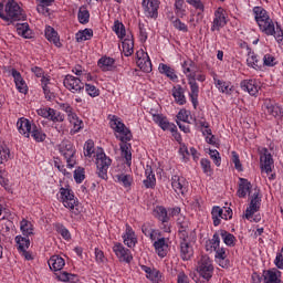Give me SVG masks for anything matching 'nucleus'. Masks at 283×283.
<instances>
[{"label":"nucleus","mask_w":283,"mask_h":283,"mask_svg":"<svg viewBox=\"0 0 283 283\" xmlns=\"http://www.w3.org/2000/svg\"><path fill=\"white\" fill-rule=\"evenodd\" d=\"M214 252L216 262L222 269H227V266H229V261L227 260V250L224 248H219L218 250H214Z\"/></svg>","instance_id":"40"},{"label":"nucleus","mask_w":283,"mask_h":283,"mask_svg":"<svg viewBox=\"0 0 283 283\" xmlns=\"http://www.w3.org/2000/svg\"><path fill=\"white\" fill-rule=\"evenodd\" d=\"M146 178L143 180V185L146 189H154L156 187V175L154 174V169L151 166L146 165L145 168Z\"/></svg>","instance_id":"29"},{"label":"nucleus","mask_w":283,"mask_h":283,"mask_svg":"<svg viewBox=\"0 0 283 283\" xmlns=\"http://www.w3.org/2000/svg\"><path fill=\"white\" fill-rule=\"evenodd\" d=\"M111 129H113L117 135L122 144L119 145L122 151V158H125L127 167H132V130L125 126L123 120L116 115H113L109 120Z\"/></svg>","instance_id":"1"},{"label":"nucleus","mask_w":283,"mask_h":283,"mask_svg":"<svg viewBox=\"0 0 283 283\" xmlns=\"http://www.w3.org/2000/svg\"><path fill=\"white\" fill-rule=\"evenodd\" d=\"M31 136L32 138H34V140L36 143H43V140H45L46 135L45 133H43V130H41V128L34 126L31 130Z\"/></svg>","instance_id":"54"},{"label":"nucleus","mask_w":283,"mask_h":283,"mask_svg":"<svg viewBox=\"0 0 283 283\" xmlns=\"http://www.w3.org/2000/svg\"><path fill=\"white\" fill-rule=\"evenodd\" d=\"M142 8L145 17L148 19H158V9L160 8V1L158 0H142Z\"/></svg>","instance_id":"18"},{"label":"nucleus","mask_w":283,"mask_h":283,"mask_svg":"<svg viewBox=\"0 0 283 283\" xmlns=\"http://www.w3.org/2000/svg\"><path fill=\"white\" fill-rule=\"evenodd\" d=\"M0 19L14 23V21H25L27 15L17 0H2L0 2Z\"/></svg>","instance_id":"3"},{"label":"nucleus","mask_w":283,"mask_h":283,"mask_svg":"<svg viewBox=\"0 0 283 283\" xmlns=\"http://www.w3.org/2000/svg\"><path fill=\"white\" fill-rule=\"evenodd\" d=\"M142 231L146 238H149V240H158L160 238V231L151 229L149 226H143Z\"/></svg>","instance_id":"49"},{"label":"nucleus","mask_w":283,"mask_h":283,"mask_svg":"<svg viewBox=\"0 0 283 283\" xmlns=\"http://www.w3.org/2000/svg\"><path fill=\"white\" fill-rule=\"evenodd\" d=\"M10 160V148L8 146H0V165H6Z\"/></svg>","instance_id":"56"},{"label":"nucleus","mask_w":283,"mask_h":283,"mask_svg":"<svg viewBox=\"0 0 283 283\" xmlns=\"http://www.w3.org/2000/svg\"><path fill=\"white\" fill-rule=\"evenodd\" d=\"M122 50L124 53V56H132L134 54V39L132 38H126L122 42Z\"/></svg>","instance_id":"45"},{"label":"nucleus","mask_w":283,"mask_h":283,"mask_svg":"<svg viewBox=\"0 0 283 283\" xmlns=\"http://www.w3.org/2000/svg\"><path fill=\"white\" fill-rule=\"evenodd\" d=\"M95 164L97 167L96 174L102 180H107V171L112 167V158H109L102 149L96 153Z\"/></svg>","instance_id":"9"},{"label":"nucleus","mask_w":283,"mask_h":283,"mask_svg":"<svg viewBox=\"0 0 283 283\" xmlns=\"http://www.w3.org/2000/svg\"><path fill=\"white\" fill-rule=\"evenodd\" d=\"M73 178L77 185H81V182L85 180V168L78 167L77 169H75Z\"/></svg>","instance_id":"60"},{"label":"nucleus","mask_w":283,"mask_h":283,"mask_svg":"<svg viewBox=\"0 0 283 283\" xmlns=\"http://www.w3.org/2000/svg\"><path fill=\"white\" fill-rule=\"evenodd\" d=\"M177 224L179 227V233L180 231H187V229H189V221L182 214H179V217L177 218Z\"/></svg>","instance_id":"61"},{"label":"nucleus","mask_w":283,"mask_h":283,"mask_svg":"<svg viewBox=\"0 0 283 283\" xmlns=\"http://www.w3.org/2000/svg\"><path fill=\"white\" fill-rule=\"evenodd\" d=\"M97 65L102 72H114L116 70V60L109 56H102L97 61Z\"/></svg>","instance_id":"25"},{"label":"nucleus","mask_w":283,"mask_h":283,"mask_svg":"<svg viewBox=\"0 0 283 283\" xmlns=\"http://www.w3.org/2000/svg\"><path fill=\"white\" fill-rule=\"evenodd\" d=\"M85 92L91 96V98H96V96H101V90H98L95 85L93 84H85Z\"/></svg>","instance_id":"57"},{"label":"nucleus","mask_w":283,"mask_h":283,"mask_svg":"<svg viewBox=\"0 0 283 283\" xmlns=\"http://www.w3.org/2000/svg\"><path fill=\"white\" fill-rule=\"evenodd\" d=\"M92 154H94V142L92 139H88L84 144V156L92 158Z\"/></svg>","instance_id":"63"},{"label":"nucleus","mask_w":283,"mask_h":283,"mask_svg":"<svg viewBox=\"0 0 283 283\" xmlns=\"http://www.w3.org/2000/svg\"><path fill=\"white\" fill-rule=\"evenodd\" d=\"M265 283H283L282 272L277 269H272L265 272L264 275Z\"/></svg>","instance_id":"34"},{"label":"nucleus","mask_w":283,"mask_h":283,"mask_svg":"<svg viewBox=\"0 0 283 283\" xmlns=\"http://www.w3.org/2000/svg\"><path fill=\"white\" fill-rule=\"evenodd\" d=\"M179 253L181 260H191V258H193V244H196V237H192L189 232L182 230L179 232Z\"/></svg>","instance_id":"5"},{"label":"nucleus","mask_w":283,"mask_h":283,"mask_svg":"<svg viewBox=\"0 0 283 283\" xmlns=\"http://www.w3.org/2000/svg\"><path fill=\"white\" fill-rule=\"evenodd\" d=\"M136 56H137L136 63L139 70H142V72H146V74H149V72H151L153 70L149 54H147V52H145L144 50H139L137 51Z\"/></svg>","instance_id":"21"},{"label":"nucleus","mask_w":283,"mask_h":283,"mask_svg":"<svg viewBox=\"0 0 283 283\" xmlns=\"http://www.w3.org/2000/svg\"><path fill=\"white\" fill-rule=\"evenodd\" d=\"M63 85L72 94H82L83 90H85V84L81 78L70 74L64 77Z\"/></svg>","instance_id":"14"},{"label":"nucleus","mask_w":283,"mask_h":283,"mask_svg":"<svg viewBox=\"0 0 283 283\" xmlns=\"http://www.w3.org/2000/svg\"><path fill=\"white\" fill-rule=\"evenodd\" d=\"M17 32L19 36H23V39H32V30H30V24L28 23L18 24Z\"/></svg>","instance_id":"47"},{"label":"nucleus","mask_w":283,"mask_h":283,"mask_svg":"<svg viewBox=\"0 0 283 283\" xmlns=\"http://www.w3.org/2000/svg\"><path fill=\"white\" fill-rule=\"evenodd\" d=\"M18 132L24 138H30V132H32V124L28 120V118L21 117L17 123Z\"/></svg>","instance_id":"33"},{"label":"nucleus","mask_w":283,"mask_h":283,"mask_svg":"<svg viewBox=\"0 0 283 283\" xmlns=\"http://www.w3.org/2000/svg\"><path fill=\"white\" fill-rule=\"evenodd\" d=\"M0 185L6 191H10V180L8 179V171L6 170H0Z\"/></svg>","instance_id":"59"},{"label":"nucleus","mask_w":283,"mask_h":283,"mask_svg":"<svg viewBox=\"0 0 283 283\" xmlns=\"http://www.w3.org/2000/svg\"><path fill=\"white\" fill-rule=\"evenodd\" d=\"M61 156L66 159V164L69 169H73L74 165H76V148H74V144L70 140H62L61 144L57 146Z\"/></svg>","instance_id":"10"},{"label":"nucleus","mask_w":283,"mask_h":283,"mask_svg":"<svg viewBox=\"0 0 283 283\" xmlns=\"http://www.w3.org/2000/svg\"><path fill=\"white\" fill-rule=\"evenodd\" d=\"M200 165L206 176H213V168H211V161L209 159L202 158Z\"/></svg>","instance_id":"55"},{"label":"nucleus","mask_w":283,"mask_h":283,"mask_svg":"<svg viewBox=\"0 0 283 283\" xmlns=\"http://www.w3.org/2000/svg\"><path fill=\"white\" fill-rule=\"evenodd\" d=\"M15 243L18 247V251H28L30 249V239L22 237V235H17L15 237Z\"/></svg>","instance_id":"50"},{"label":"nucleus","mask_w":283,"mask_h":283,"mask_svg":"<svg viewBox=\"0 0 283 283\" xmlns=\"http://www.w3.org/2000/svg\"><path fill=\"white\" fill-rule=\"evenodd\" d=\"M38 116L51 120V123H63L65 120V115L52 107H41L36 109Z\"/></svg>","instance_id":"12"},{"label":"nucleus","mask_w":283,"mask_h":283,"mask_svg":"<svg viewBox=\"0 0 283 283\" xmlns=\"http://www.w3.org/2000/svg\"><path fill=\"white\" fill-rule=\"evenodd\" d=\"M113 32H115L118 39H125V24L116 20L113 25Z\"/></svg>","instance_id":"53"},{"label":"nucleus","mask_w":283,"mask_h":283,"mask_svg":"<svg viewBox=\"0 0 283 283\" xmlns=\"http://www.w3.org/2000/svg\"><path fill=\"white\" fill-rule=\"evenodd\" d=\"M252 13L256 25H260V23H263L264 21H268V19H271L269 12L262 7H254L252 9Z\"/></svg>","instance_id":"32"},{"label":"nucleus","mask_w":283,"mask_h":283,"mask_svg":"<svg viewBox=\"0 0 283 283\" xmlns=\"http://www.w3.org/2000/svg\"><path fill=\"white\" fill-rule=\"evenodd\" d=\"M20 231L25 238L34 235V223L28 219H22L20 221Z\"/></svg>","instance_id":"36"},{"label":"nucleus","mask_w":283,"mask_h":283,"mask_svg":"<svg viewBox=\"0 0 283 283\" xmlns=\"http://www.w3.org/2000/svg\"><path fill=\"white\" fill-rule=\"evenodd\" d=\"M55 230L60 233V235H62L64 240H72V234L70 233V230L65 228V226L57 223L55 226Z\"/></svg>","instance_id":"58"},{"label":"nucleus","mask_w":283,"mask_h":283,"mask_svg":"<svg viewBox=\"0 0 283 283\" xmlns=\"http://www.w3.org/2000/svg\"><path fill=\"white\" fill-rule=\"evenodd\" d=\"M241 88L243 90V92H248L250 96H258V93L260 92V85H258V82L255 80L242 81Z\"/></svg>","instance_id":"26"},{"label":"nucleus","mask_w":283,"mask_h":283,"mask_svg":"<svg viewBox=\"0 0 283 283\" xmlns=\"http://www.w3.org/2000/svg\"><path fill=\"white\" fill-rule=\"evenodd\" d=\"M260 169L261 174H266L269 180H275V161L273 160V155L269 151V148H261L260 150Z\"/></svg>","instance_id":"6"},{"label":"nucleus","mask_w":283,"mask_h":283,"mask_svg":"<svg viewBox=\"0 0 283 283\" xmlns=\"http://www.w3.org/2000/svg\"><path fill=\"white\" fill-rule=\"evenodd\" d=\"M57 200L62 202L65 209H69L72 216H81L83 213V206H81L78 199L74 196V191L70 189V186L60 188Z\"/></svg>","instance_id":"4"},{"label":"nucleus","mask_w":283,"mask_h":283,"mask_svg":"<svg viewBox=\"0 0 283 283\" xmlns=\"http://www.w3.org/2000/svg\"><path fill=\"white\" fill-rule=\"evenodd\" d=\"M171 187L178 196H185V193H187V189H189V182L185 177L174 175L171 177Z\"/></svg>","instance_id":"20"},{"label":"nucleus","mask_w":283,"mask_h":283,"mask_svg":"<svg viewBox=\"0 0 283 283\" xmlns=\"http://www.w3.org/2000/svg\"><path fill=\"white\" fill-rule=\"evenodd\" d=\"M142 271L146 273L147 280H150L153 283H160L163 282V273L154 268H149L147 265H142Z\"/></svg>","instance_id":"27"},{"label":"nucleus","mask_w":283,"mask_h":283,"mask_svg":"<svg viewBox=\"0 0 283 283\" xmlns=\"http://www.w3.org/2000/svg\"><path fill=\"white\" fill-rule=\"evenodd\" d=\"M181 70L182 74H185L188 85L190 87V91L188 93V96L190 98V102L193 105L195 109H198V96H200V85H198V82H196V62L191 59H186L181 62Z\"/></svg>","instance_id":"2"},{"label":"nucleus","mask_w":283,"mask_h":283,"mask_svg":"<svg viewBox=\"0 0 283 283\" xmlns=\"http://www.w3.org/2000/svg\"><path fill=\"white\" fill-rule=\"evenodd\" d=\"M220 235L227 247H235V235L231 234V232L221 230Z\"/></svg>","instance_id":"52"},{"label":"nucleus","mask_w":283,"mask_h":283,"mask_svg":"<svg viewBox=\"0 0 283 283\" xmlns=\"http://www.w3.org/2000/svg\"><path fill=\"white\" fill-rule=\"evenodd\" d=\"M153 247L155 249V253L158 254V258H167V253L169 252V242L165 237H158L153 241Z\"/></svg>","instance_id":"22"},{"label":"nucleus","mask_w":283,"mask_h":283,"mask_svg":"<svg viewBox=\"0 0 283 283\" xmlns=\"http://www.w3.org/2000/svg\"><path fill=\"white\" fill-rule=\"evenodd\" d=\"M213 81L217 90H219L221 94L231 95V93L233 92V85L231 84V82H226L218 78H213Z\"/></svg>","instance_id":"37"},{"label":"nucleus","mask_w":283,"mask_h":283,"mask_svg":"<svg viewBox=\"0 0 283 283\" xmlns=\"http://www.w3.org/2000/svg\"><path fill=\"white\" fill-rule=\"evenodd\" d=\"M212 221L214 227H220L222 220H231L233 218V210L231 208H222L214 206L211 210Z\"/></svg>","instance_id":"15"},{"label":"nucleus","mask_w":283,"mask_h":283,"mask_svg":"<svg viewBox=\"0 0 283 283\" xmlns=\"http://www.w3.org/2000/svg\"><path fill=\"white\" fill-rule=\"evenodd\" d=\"M260 32L265 34V36H274L275 41L281 43L283 41V30L282 27H275V21L273 19L268 18L265 21L258 24Z\"/></svg>","instance_id":"8"},{"label":"nucleus","mask_w":283,"mask_h":283,"mask_svg":"<svg viewBox=\"0 0 283 283\" xmlns=\"http://www.w3.org/2000/svg\"><path fill=\"white\" fill-rule=\"evenodd\" d=\"M9 74L12 75L17 90L21 94H28V83H25L21 72L17 71V69H10Z\"/></svg>","instance_id":"23"},{"label":"nucleus","mask_w":283,"mask_h":283,"mask_svg":"<svg viewBox=\"0 0 283 283\" xmlns=\"http://www.w3.org/2000/svg\"><path fill=\"white\" fill-rule=\"evenodd\" d=\"M67 120L72 127L70 130V134L72 136H74V134H78V132H81V129H83V127H84L83 119H80L78 115L76 113H74L73 115L67 117Z\"/></svg>","instance_id":"31"},{"label":"nucleus","mask_w":283,"mask_h":283,"mask_svg":"<svg viewBox=\"0 0 283 283\" xmlns=\"http://www.w3.org/2000/svg\"><path fill=\"white\" fill-rule=\"evenodd\" d=\"M48 264L51 271H62V269L65 266V259L60 255H53L48 261Z\"/></svg>","instance_id":"35"},{"label":"nucleus","mask_w":283,"mask_h":283,"mask_svg":"<svg viewBox=\"0 0 283 283\" xmlns=\"http://www.w3.org/2000/svg\"><path fill=\"white\" fill-rule=\"evenodd\" d=\"M174 10L178 19H185L187 17V4H185V0H175Z\"/></svg>","instance_id":"42"},{"label":"nucleus","mask_w":283,"mask_h":283,"mask_svg":"<svg viewBox=\"0 0 283 283\" xmlns=\"http://www.w3.org/2000/svg\"><path fill=\"white\" fill-rule=\"evenodd\" d=\"M125 227V231L122 234L123 243L128 249H134L136 244H138V237L136 235V231H134V228H132L129 223H126Z\"/></svg>","instance_id":"19"},{"label":"nucleus","mask_w":283,"mask_h":283,"mask_svg":"<svg viewBox=\"0 0 283 283\" xmlns=\"http://www.w3.org/2000/svg\"><path fill=\"white\" fill-rule=\"evenodd\" d=\"M227 23V10L222 7L217 8L213 12V20L210 28L211 32H220Z\"/></svg>","instance_id":"13"},{"label":"nucleus","mask_w":283,"mask_h":283,"mask_svg":"<svg viewBox=\"0 0 283 283\" xmlns=\"http://www.w3.org/2000/svg\"><path fill=\"white\" fill-rule=\"evenodd\" d=\"M153 120L164 132H176V124L167 120V117H165V115L154 114L153 115Z\"/></svg>","instance_id":"24"},{"label":"nucleus","mask_w":283,"mask_h":283,"mask_svg":"<svg viewBox=\"0 0 283 283\" xmlns=\"http://www.w3.org/2000/svg\"><path fill=\"white\" fill-rule=\"evenodd\" d=\"M247 65L248 67H252L253 70H260L261 67L260 60H258V55L252 51L248 53Z\"/></svg>","instance_id":"48"},{"label":"nucleus","mask_w":283,"mask_h":283,"mask_svg":"<svg viewBox=\"0 0 283 283\" xmlns=\"http://www.w3.org/2000/svg\"><path fill=\"white\" fill-rule=\"evenodd\" d=\"M172 98L177 105H187V96H185V88L180 84L171 88Z\"/></svg>","instance_id":"28"},{"label":"nucleus","mask_w":283,"mask_h":283,"mask_svg":"<svg viewBox=\"0 0 283 283\" xmlns=\"http://www.w3.org/2000/svg\"><path fill=\"white\" fill-rule=\"evenodd\" d=\"M57 279L60 282H74V280H76V275L63 272L59 274Z\"/></svg>","instance_id":"64"},{"label":"nucleus","mask_w":283,"mask_h":283,"mask_svg":"<svg viewBox=\"0 0 283 283\" xmlns=\"http://www.w3.org/2000/svg\"><path fill=\"white\" fill-rule=\"evenodd\" d=\"M219 249H220V234L214 233L212 235V239H210L206 242V251H210V253H211Z\"/></svg>","instance_id":"43"},{"label":"nucleus","mask_w":283,"mask_h":283,"mask_svg":"<svg viewBox=\"0 0 283 283\" xmlns=\"http://www.w3.org/2000/svg\"><path fill=\"white\" fill-rule=\"evenodd\" d=\"M113 252L115 253L119 262H126V264H129L134 260V255L132 254V251L125 248V245H123V243L120 242L114 243Z\"/></svg>","instance_id":"17"},{"label":"nucleus","mask_w":283,"mask_h":283,"mask_svg":"<svg viewBox=\"0 0 283 283\" xmlns=\"http://www.w3.org/2000/svg\"><path fill=\"white\" fill-rule=\"evenodd\" d=\"M154 216H155V218H157V220H159L164 224H165V222L169 221V214L167 213V209L163 206H157L154 209Z\"/></svg>","instance_id":"44"},{"label":"nucleus","mask_w":283,"mask_h":283,"mask_svg":"<svg viewBox=\"0 0 283 283\" xmlns=\"http://www.w3.org/2000/svg\"><path fill=\"white\" fill-rule=\"evenodd\" d=\"M196 271L199 275V277H202V280H206V282H209L213 277V261L209 255H201L199 260L197 261Z\"/></svg>","instance_id":"7"},{"label":"nucleus","mask_w":283,"mask_h":283,"mask_svg":"<svg viewBox=\"0 0 283 283\" xmlns=\"http://www.w3.org/2000/svg\"><path fill=\"white\" fill-rule=\"evenodd\" d=\"M92 36H94V31L92 29H84L82 31H78L75 34V39L77 43H83L84 41L92 40Z\"/></svg>","instance_id":"46"},{"label":"nucleus","mask_w":283,"mask_h":283,"mask_svg":"<svg viewBox=\"0 0 283 283\" xmlns=\"http://www.w3.org/2000/svg\"><path fill=\"white\" fill-rule=\"evenodd\" d=\"M45 36L50 43H54L56 48H61V39L59 38V33L54 28L46 27L45 28Z\"/></svg>","instance_id":"41"},{"label":"nucleus","mask_w":283,"mask_h":283,"mask_svg":"<svg viewBox=\"0 0 283 283\" xmlns=\"http://www.w3.org/2000/svg\"><path fill=\"white\" fill-rule=\"evenodd\" d=\"M260 207H262V198L260 197V189L254 188L252 190L250 203L245 210L244 218L250 222H253V216L260 211Z\"/></svg>","instance_id":"11"},{"label":"nucleus","mask_w":283,"mask_h":283,"mask_svg":"<svg viewBox=\"0 0 283 283\" xmlns=\"http://www.w3.org/2000/svg\"><path fill=\"white\" fill-rule=\"evenodd\" d=\"M172 25L176 28V30H179V32H189V28L187 24H185V22L180 21V18L172 20Z\"/></svg>","instance_id":"62"},{"label":"nucleus","mask_w":283,"mask_h":283,"mask_svg":"<svg viewBox=\"0 0 283 283\" xmlns=\"http://www.w3.org/2000/svg\"><path fill=\"white\" fill-rule=\"evenodd\" d=\"M158 70L160 74H165L166 76H168V78L172 81V83H178V75L176 74V70H174L171 66L161 63L159 64Z\"/></svg>","instance_id":"38"},{"label":"nucleus","mask_w":283,"mask_h":283,"mask_svg":"<svg viewBox=\"0 0 283 283\" xmlns=\"http://www.w3.org/2000/svg\"><path fill=\"white\" fill-rule=\"evenodd\" d=\"M77 19H78V22L82 23V25L90 23V11L87 10V7H83V6L80 7Z\"/></svg>","instance_id":"51"},{"label":"nucleus","mask_w":283,"mask_h":283,"mask_svg":"<svg viewBox=\"0 0 283 283\" xmlns=\"http://www.w3.org/2000/svg\"><path fill=\"white\" fill-rule=\"evenodd\" d=\"M262 109L265 115L272 116V118H276V120H280L283 118V108L282 106L277 105V103L265 99L263 103Z\"/></svg>","instance_id":"16"},{"label":"nucleus","mask_w":283,"mask_h":283,"mask_svg":"<svg viewBox=\"0 0 283 283\" xmlns=\"http://www.w3.org/2000/svg\"><path fill=\"white\" fill-rule=\"evenodd\" d=\"M252 185L249 181V179L245 178H240L239 179V189L237 191V196L239 198H247V195L249 193L251 196V189H252Z\"/></svg>","instance_id":"30"},{"label":"nucleus","mask_w":283,"mask_h":283,"mask_svg":"<svg viewBox=\"0 0 283 283\" xmlns=\"http://www.w3.org/2000/svg\"><path fill=\"white\" fill-rule=\"evenodd\" d=\"M117 182L124 187V189H132V185H134V176L127 174H119L115 176Z\"/></svg>","instance_id":"39"}]
</instances>
